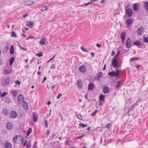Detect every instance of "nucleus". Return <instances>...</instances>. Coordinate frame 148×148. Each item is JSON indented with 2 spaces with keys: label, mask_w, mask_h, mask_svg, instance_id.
<instances>
[{
  "label": "nucleus",
  "mask_w": 148,
  "mask_h": 148,
  "mask_svg": "<svg viewBox=\"0 0 148 148\" xmlns=\"http://www.w3.org/2000/svg\"><path fill=\"white\" fill-rule=\"evenodd\" d=\"M120 70H116V72L115 71H112L109 72V75L111 77H114L116 76L117 78L119 77V76L120 74Z\"/></svg>",
  "instance_id": "obj_1"
},
{
  "label": "nucleus",
  "mask_w": 148,
  "mask_h": 148,
  "mask_svg": "<svg viewBox=\"0 0 148 148\" xmlns=\"http://www.w3.org/2000/svg\"><path fill=\"white\" fill-rule=\"evenodd\" d=\"M125 13L127 16L129 17H131L133 14V11L132 9L128 8L125 9Z\"/></svg>",
  "instance_id": "obj_2"
},
{
  "label": "nucleus",
  "mask_w": 148,
  "mask_h": 148,
  "mask_svg": "<svg viewBox=\"0 0 148 148\" xmlns=\"http://www.w3.org/2000/svg\"><path fill=\"white\" fill-rule=\"evenodd\" d=\"M145 31V29L143 27H141L138 29L137 32L139 35L141 36L144 34Z\"/></svg>",
  "instance_id": "obj_3"
},
{
  "label": "nucleus",
  "mask_w": 148,
  "mask_h": 148,
  "mask_svg": "<svg viewBox=\"0 0 148 148\" xmlns=\"http://www.w3.org/2000/svg\"><path fill=\"white\" fill-rule=\"evenodd\" d=\"M112 64L114 68H116L118 66V61L115 58H114L112 59Z\"/></svg>",
  "instance_id": "obj_4"
},
{
  "label": "nucleus",
  "mask_w": 148,
  "mask_h": 148,
  "mask_svg": "<svg viewBox=\"0 0 148 148\" xmlns=\"http://www.w3.org/2000/svg\"><path fill=\"white\" fill-rule=\"evenodd\" d=\"M24 98L22 94H19L18 97V101L19 104H21L24 101Z\"/></svg>",
  "instance_id": "obj_5"
},
{
  "label": "nucleus",
  "mask_w": 148,
  "mask_h": 148,
  "mask_svg": "<svg viewBox=\"0 0 148 148\" xmlns=\"http://www.w3.org/2000/svg\"><path fill=\"white\" fill-rule=\"evenodd\" d=\"M138 3H136L134 4L133 9V10L135 11H138L139 9V5Z\"/></svg>",
  "instance_id": "obj_6"
},
{
  "label": "nucleus",
  "mask_w": 148,
  "mask_h": 148,
  "mask_svg": "<svg viewBox=\"0 0 148 148\" xmlns=\"http://www.w3.org/2000/svg\"><path fill=\"white\" fill-rule=\"evenodd\" d=\"M132 41L131 39L128 38L126 41V45L127 48H129L131 47Z\"/></svg>",
  "instance_id": "obj_7"
},
{
  "label": "nucleus",
  "mask_w": 148,
  "mask_h": 148,
  "mask_svg": "<svg viewBox=\"0 0 148 148\" xmlns=\"http://www.w3.org/2000/svg\"><path fill=\"white\" fill-rule=\"evenodd\" d=\"M17 115V113L15 111H12L10 113V117L13 119L16 118Z\"/></svg>",
  "instance_id": "obj_8"
},
{
  "label": "nucleus",
  "mask_w": 148,
  "mask_h": 148,
  "mask_svg": "<svg viewBox=\"0 0 148 148\" xmlns=\"http://www.w3.org/2000/svg\"><path fill=\"white\" fill-rule=\"evenodd\" d=\"M77 84L78 87L82 89L83 88V83L82 82L81 79H79L78 80Z\"/></svg>",
  "instance_id": "obj_9"
},
{
  "label": "nucleus",
  "mask_w": 148,
  "mask_h": 148,
  "mask_svg": "<svg viewBox=\"0 0 148 148\" xmlns=\"http://www.w3.org/2000/svg\"><path fill=\"white\" fill-rule=\"evenodd\" d=\"M102 73L101 72H100L98 74H97L95 77V79L97 81L99 80L102 77Z\"/></svg>",
  "instance_id": "obj_10"
},
{
  "label": "nucleus",
  "mask_w": 148,
  "mask_h": 148,
  "mask_svg": "<svg viewBox=\"0 0 148 148\" xmlns=\"http://www.w3.org/2000/svg\"><path fill=\"white\" fill-rule=\"evenodd\" d=\"M7 128L8 130H11L13 129V125L10 122L8 123L6 125Z\"/></svg>",
  "instance_id": "obj_11"
},
{
  "label": "nucleus",
  "mask_w": 148,
  "mask_h": 148,
  "mask_svg": "<svg viewBox=\"0 0 148 148\" xmlns=\"http://www.w3.org/2000/svg\"><path fill=\"white\" fill-rule=\"evenodd\" d=\"M133 23V20L131 18L128 19L126 22V24L127 26L129 27H130L131 25Z\"/></svg>",
  "instance_id": "obj_12"
},
{
  "label": "nucleus",
  "mask_w": 148,
  "mask_h": 148,
  "mask_svg": "<svg viewBox=\"0 0 148 148\" xmlns=\"http://www.w3.org/2000/svg\"><path fill=\"white\" fill-rule=\"evenodd\" d=\"M79 71L85 73L86 71V67L84 65H82L80 66L79 68Z\"/></svg>",
  "instance_id": "obj_13"
},
{
  "label": "nucleus",
  "mask_w": 148,
  "mask_h": 148,
  "mask_svg": "<svg viewBox=\"0 0 148 148\" xmlns=\"http://www.w3.org/2000/svg\"><path fill=\"white\" fill-rule=\"evenodd\" d=\"M95 87V85L93 83H90L89 84L88 86V90H92Z\"/></svg>",
  "instance_id": "obj_14"
},
{
  "label": "nucleus",
  "mask_w": 148,
  "mask_h": 148,
  "mask_svg": "<svg viewBox=\"0 0 148 148\" xmlns=\"http://www.w3.org/2000/svg\"><path fill=\"white\" fill-rule=\"evenodd\" d=\"M103 92L106 94L108 93L110 91V88L107 86H106L103 88Z\"/></svg>",
  "instance_id": "obj_15"
},
{
  "label": "nucleus",
  "mask_w": 148,
  "mask_h": 148,
  "mask_svg": "<svg viewBox=\"0 0 148 148\" xmlns=\"http://www.w3.org/2000/svg\"><path fill=\"white\" fill-rule=\"evenodd\" d=\"M26 25L30 27H32L34 26V23L32 21H29L27 22Z\"/></svg>",
  "instance_id": "obj_16"
},
{
  "label": "nucleus",
  "mask_w": 148,
  "mask_h": 148,
  "mask_svg": "<svg viewBox=\"0 0 148 148\" xmlns=\"http://www.w3.org/2000/svg\"><path fill=\"white\" fill-rule=\"evenodd\" d=\"M125 33L124 32H123L121 34V38L123 42L124 40H125Z\"/></svg>",
  "instance_id": "obj_17"
},
{
  "label": "nucleus",
  "mask_w": 148,
  "mask_h": 148,
  "mask_svg": "<svg viewBox=\"0 0 148 148\" xmlns=\"http://www.w3.org/2000/svg\"><path fill=\"white\" fill-rule=\"evenodd\" d=\"M23 106L24 108L25 109H27L28 108V103L25 101H23Z\"/></svg>",
  "instance_id": "obj_18"
},
{
  "label": "nucleus",
  "mask_w": 148,
  "mask_h": 148,
  "mask_svg": "<svg viewBox=\"0 0 148 148\" xmlns=\"http://www.w3.org/2000/svg\"><path fill=\"white\" fill-rule=\"evenodd\" d=\"M49 7L46 5H44L41 9V10L42 11H44L48 10Z\"/></svg>",
  "instance_id": "obj_19"
},
{
  "label": "nucleus",
  "mask_w": 148,
  "mask_h": 148,
  "mask_svg": "<svg viewBox=\"0 0 148 148\" xmlns=\"http://www.w3.org/2000/svg\"><path fill=\"white\" fill-rule=\"evenodd\" d=\"M133 44L137 46H140L141 45V43L140 41H137L133 42Z\"/></svg>",
  "instance_id": "obj_20"
},
{
  "label": "nucleus",
  "mask_w": 148,
  "mask_h": 148,
  "mask_svg": "<svg viewBox=\"0 0 148 148\" xmlns=\"http://www.w3.org/2000/svg\"><path fill=\"white\" fill-rule=\"evenodd\" d=\"M46 40V38H44L41 40H40V42L41 45H45L46 43L45 41Z\"/></svg>",
  "instance_id": "obj_21"
},
{
  "label": "nucleus",
  "mask_w": 148,
  "mask_h": 148,
  "mask_svg": "<svg viewBox=\"0 0 148 148\" xmlns=\"http://www.w3.org/2000/svg\"><path fill=\"white\" fill-rule=\"evenodd\" d=\"M12 146L11 144L9 142H6L5 146V148H12Z\"/></svg>",
  "instance_id": "obj_22"
},
{
  "label": "nucleus",
  "mask_w": 148,
  "mask_h": 148,
  "mask_svg": "<svg viewBox=\"0 0 148 148\" xmlns=\"http://www.w3.org/2000/svg\"><path fill=\"white\" fill-rule=\"evenodd\" d=\"M33 119L35 122H36L38 120V117L36 114H33Z\"/></svg>",
  "instance_id": "obj_23"
},
{
  "label": "nucleus",
  "mask_w": 148,
  "mask_h": 148,
  "mask_svg": "<svg viewBox=\"0 0 148 148\" xmlns=\"http://www.w3.org/2000/svg\"><path fill=\"white\" fill-rule=\"evenodd\" d=\"M15 60V58L13 57H11L10 60V65H12Z\"/></svg>",
  "instance_id": "obj_24"
},
{
  "label": "nucleus",
  "mask_w": 148,
  "mask_h": 148,
  "mask_svg": "<svg viewBox=\"0 0 148 148\" xmlns=\"http://www.w3.org/2000/svg\"><path fill=\"white\" fill-rule=\"evenodd\" d=\"M3 113L4 114L6 115L9 114V112L8 110L5 108H4L3 109Z\"/></svg>",
  "instance_id": "obj_25"
},
{
  "label": "nucleus",
  "mask_w": 148,
  "mask_h": 148,
  "mask_svg": "<svg viewBox=\"0 0 148 148\" xmlns=\"http://www.w3.org/2000/svg\"><path fill=\"white\" fill-rule=\"evenodd\" d=\"M14 47L13 45H12L10 49V53L11 54H12L14 53Z\"/></svg>",
  "instance_id": "obj_26"
},
{
  "label": "nucleus",
  "mask_w": 148,
  "mask_h": 148,
  "mask_svg": "<svg viewBox=\"0 0 148 148\" xmlns=\"http://www.w3.org/2000/svg\"><path fill=\"white\" fill-rule=\"evenodd\" d=\"M5 101L7 103H9L11 101L10 99L8 97H6L5 98Z\"/></svg>",
  "instance_id": "obj_27"
},
{
  "label": "nucleus",
  "mask_w": 148,
  "mask_h": 148,
  "mask_svg": "<svg viewBox=\"0 0 148 148\" xmlns=\"http://www.w3.org/2000/svg\"><path fill=\"white\" fill-rule=\"evenodd\" d=\"M144 6L145 10L148 11V2H145L144 3Z\"/></svg>",
  "instance_id": "obj_28"
},
{
  "label": "nucleus",
  "mask_w": 148,
  "mask_h": 148,
  "mask_svg": "<svg viewBox=\"0 0 148 148\" xmlns=\"http://www.w3.org/2000/svg\"><path fill=\"white\" fill-rule=\"evenodd\" d=\"M121 82L120 81H118L116 82L115 87L118 88L121 86Z\"/></svg>",
  "instance_id": "obj_29"
},
{
  "label": "nucleus",
  "mask_w": 148,
  "mask_h": 148,
  "mask_svg": "<svg viewBox=\"0 0 148 148\" xmlns=\"http://www.w3.org/2000/svg\"><path fill=\"white\" fill-rule=\"evenodd\" d=\"M10 78L9 77H7L5 79V85H8V84L9 83H10Z\"/></svg>",
  "instance_id": "obj_30"
},
{
  "label": "nucleus",
  "mask_w": 148,
  "mask_h": 148,
  "mask_svg": "<svg viewBox=\"0 0 148 148\" xmlns=\"http://www.w3.org/2000/svg\"><path fill=\"white\" fill-rule=\"evenodd\" d=\"M10 73V70L5 69L4 70L3 72V73L5 75H7L9 74Z\"/></svg>",
  "instance_id": "obj_31"
},
{
  "label": "nucleus",
  "mask_w": 148,
  "mask_h": 148,
  "mask_svg": "<svg viewBox=\"0 0 148 148\" xmlns=\"http://www.w3.org/2000/svg\"><path fill=\"white\" fill-rule=\"evenodd\" d=\"M105 97L104 95H101L99 96V99L102 101H103L104 100Z\"/></svg>",
  "instance_id": "obj_32"
},
{
  "label": "nucleus",
  "mask_w": 148,
  "mask_h": 148,
  "mask_svg": "<svg viewBox=\"0 0 148 148\" xmlns=\"http://www.w3.org/2000/svg\"><path fill=\"white\" fill-rule=\"evenodd\" d=\"M18 138V136H15L14 137H13V141L15 143H17V139Z\"/></svg>",
  "instance_id": "obj_33"
},
{
  "label": "nucleus",
  "mask_w": 148,
  "mask_h": 148,
  "mask_svg": "<svg viewBox=\"0 0 148 148\" xmlns=\"http://www.w3.org/2000/svg\"><path fill=\"white\" fill-rule=\"evenodd\" d=\"M11 33H12L11 36L12 37H14L15 38H17V35L14 32L12 31V32Z\"/></svg>",
  "instance_id": "obj_34"
},
{
  "label": "nucleus",
  "mask_w": 148,
  "mask_h": 148,
  "mask_svg": "<svg viewBox=\"0 0 148 148\" xmlns=\"http://www.w3.org/2000/svg\"><path fill=\"white\" fill-rule=\"evenodd\" d=\"M32 132V129L31 128H29L27 131V136H29L31 133Z\"/></svg>",
  "instance_id": "obj_35"
},
{
  "label": "nucleus",
  "mask_w": 148,
  "mask_h": 148,
  "mask_svg": "<svg viewBox=\"0 0 148 148\" xmlns=\"http://www.w3.org/2000/svg\"><path fill=\"white\" fill-rule=\"evenodd\" d=\"M27 5H31L33 4L34 3V2H33L31 1H28L27 2Z\"/></svg>",
  "instance_id": "obj_36"
},
{
  "label": "nucleus",
  "mask_w": 148,
  "mask_h": 148,
  "mask_svg": "<svg viewBox=\"0 0 148 148\" xmlns=\"http://www.w3.org/2000/svg\"><path fill=\"white\" fill-rule=\"evenodd\" d=\"M102 104V103L101 102L99 101L97 103L96 105L97 108H99V106L101 105Z\"/></svg>",
  "instance_id": "obj_37"
},
{
  "label": "nucleus",
  "mask_w": 148,
  "mask_h": 148,
  "mask_svg": "<svg viewBox=\"0 0 148 148\" xmlns=\"http://www.w3.org/2000/svg\"><path fill=\"white\" fill-rule=\"evenodd\" d=\"M10 47V45L9 44H7L5 47V49H6V50H7V51H8L9 50Z\"/></svg>",
  "instance_id": "obj_38"
},
{
  "label": "nucleus",
  "mask_w": 148,
  "mask_h": 148,
  "mask_svg": "<svg viewBox=\"0 0 148 148\" xmlns=\"http://www.w3.org/2000/svg\"><path fill=\"white\" fill-rule=\"evenodd\" d=\"M79 125L82 127H84L87 126V125L84 124L82 123H80L79 124Z\"/></svg>",
  "instance_id": "obj_39"
},
{
  "label": "nucleus",
  "mask_w": 148,
  "mask_h": 148,
  "mask_svg": "<svg viewBox=\"0 0 148 148\" xmlns=\"http://www.w3.org/2000/svg\"><path fill=\"white\" fill-rule=\"evenodd\" d=\"M138 58L136 57H134L131 58L130 59V61L131 62L134 61L138 60Z\"/></svg>",
  "instance_id": "obj_40"
},
{
  "label": "nucleus",
  "mask_w": 148,
  "mask_h": 148,
  "mask_svg": "<svg viewBox=\"0 0 148 148\" xmlns=\"http://www.w3.org/2000/svg\"><path fill=\"white\" fill-rule=\"evenodd\" d=\"M77 118L79 119L80 120H82V115L80 114H77Z\"/></svg>",
  "instance_id": "obj_41"
},
{
  "label": "nucleus",
  "mask_w": 148,
  "mask_h": 148,
  "mask_svg": "<svg viewBox=\"0 0 148 148\" xmlns=\"http://www.w3.org/2000/svg\"><path fill=\"white\" fill-rule=\"evenodd\" d=\"M36 37H33V36H29L28 38H27V39H26V40H28V39H36Z\"/></svg>",
  "instance_id": "obj_42"
},
{
  "label": "nucleus",
  "mask_w": 148,
  "mask_h": 148,
  "mask_svg": "<svg viewBox=\"0 0 148 148\" xmlns=\"http://www.w3.org/2000/svg\"><path fill=\"white\" fill-rule=\"evenodd\" d=\"M8 94V93L5 92H4L1 95V97H4L5 96V95Z\"/></svg>",
  "instance_id": "obj_43"
},
{
  "label": "nucleus",
  "mask_w": 148,
  "mask_h": 148,
  "mask_svg": "<svg viewBox=\"0 0 148 148\" xmlns=\"http://www.w3.org/2000/svg\"><path fill=\"white\" fill-rule=\"evenodd\" d=\"M56 66L55 64H53L51 65V66L50 67V68L51 69H55Z\"/></svg>",
  "instance_id": "obj_44"
},
{
  "label": "nucleus",
  "mask_w": 148,
  "mask_h": 148,
  "mask_svg": "<svg viewBox=\"0 0 148 148\" xmlns=\"http://www.w3.org/2000/svg\"><path fill=\"white\" fill-rule=\"evenodd\" d=\"M120 51H118L117 52V53L115 55V56L114 57V58H116L118 57L119 55V54H120Z\"/></svg>",
  "instance_id": "obj_45"
},
{
  "label": "nucleus",
  "mask_w": 148,
  "mask_h": 148,
  "mask_svg": "<svg viewBox=\"0 0 148 148\" xmlns=\"http://www.w3.org/2000/svg\"><path fill=\"white\" fill-rule=\"evenodd\" d=\"M143 41L145 42H148V37L144 38H143Z\"/></svg>",
  "instance_id": "obj_46"
},
{
  "label": "nucleus",
  "mask_w": 148,
  "mask_h": 148,
  "mask_svg": "<svg viewBox=\"0 0 148 148\" xmlns=\"http://www.w3.org/2000/svg\"><path fill=\"white\" fill-rule=\"evenodd\" d=\"M12 94L14 96H16L17 95V92L16 91H13L12 92Z\"/></svg>",
  "instance_id": "obj_47"
},
{
  "label": "nucleus",
  "mask_w": 148,
  "mask_h": 148,
  "mask_svg": "<svg viewBox=\"0 0 148 148\" xmlns=\"http://www.w3.org/2000/svg\"><path fill=\"white\" fill-rule=\"evenodd\" d=\"M81 48L82 50V51H85V52H88L87 51V50L86 49H85V48H84L82 46L81 47Z\"/></svg>",
  "instance_id": "obj_48"
},
{
  "label": "nucleus",
  "mask_w": 148,
  "mask_h": 148,
  "mask_svg": "<svg viewBox=\"0 0 148 148\" xmlns=\"http://www.w3.org/2000/svg\"><path fill=\"white\" fill-rule=\"evenodd\" d=\"M31 143L29 142L27 145L26 147L27 148H29L31 146Z\"/></svg>",
  "instance_id": "obj_49"
},
{
  "label": "nucleus",
  "mask_w": 148,
  "mask_h": 148,
  "mask_svg": "<svg viewBox=\"0 0 148 148\" xmlns=\"http://www.w3.org/2000/svg\"><path fill=\"white\" fill-rule=\"evenodd\" d=\"M37 56H38L39 57L42 56V53H40L36 54Z\"/></svg>",
  "instance_id": "obj_50"
},
{
  "label": "nucleus",
  "mask_w": 148,
  "mask_h": 148,
  "mask_svg": "<svg viewBox=\"0 0 148 148\" xmlns=\"http://www.w3.org/2000/svg\"><path fill=\"white\" fill-rule=\"evenodd\" d=\"M111 125L110 123H108L107 124L106 126V127L108 129H109L110 127V126Z\"/></svg>",
  "instance_id": "obj_51"
},
{
  "label": "nucleus",
  "mask_w": 148,
  "mask_h": 148,
  "mask_svg": "<svg viewBox=\"0 0 148 148\" xmlns=\"http://www.w3.org/2000/svg\"><path fill=\"white\" fill-rule=\"evenodd\" d=\"M84 135H82L81 136H79L77 137V138H76V139H79V138H83V137H84Z\"/></svg>",
  "instance_id": "obj_52"
},
{
  "label": "nucleus",
  "mask_w": 148,
  "mask_h": 148,
  "mask_svg": "<svg viewBox=\"0 0 148 148\" xmlns=\"http://www.w3.org/2000/svg\"><path fill=\"white\" fill-rule=\"evenodd\" d=\"M61 95H62L61 93H60L59 94L57 97V99H60V97H61Z\"/></svg>",
  "instance_id": "obj_53"
},
{
  "label": "nucleus",
  "mask_w": 148,
  "mask_h": 148,
  "mask_svg": "<svg viewBox=\"0 0 148 148\" xmlns=\"http://www.w3.org/2000/svg\"><path fill=\"white\" fill-rule=\"evenodd\" d=\"M91 3H91V2H90V3H86L84 5H82V6H87V5H89V4H90Z\"/></svg>",
  "instance_id": "obj_54"
},
{
  "label": "nucleus",
  "mask_w": 148,
  "mask_h": 148,
  "mask_svg": "<svg viewBox=\"0 0 148 148\" xmlns=\"http://www.w3.org/2000/svg\"><path fill=\"white\" fill-rule=\"evenodd\" d=\"M19 46L20 47H21V49H23L24 50H25V51H27V49L26 48H24V47H21V46L20 45H19Z\"/></svg>",
  "instance_id": "obj_55"
},
{
  "label": "nucleus",
  "mask_w": 148,
  "mask_h": 148,
  "mask_svg": "<svg viewBox=\"0 0 148 148\" xmlns=\"http://www.w3.org/2000/svg\"><path fill=\"white\" fill-rule=\"evenodd\" d=\"M97 112V110H95V112H94L92 114V116H94L95 115V114Z\"/></svg>",
  "instance_id": "obj_56"
},
{
  "label": "nucleus",
  "mask_w": 148,
  "mask_h": 148,
  "mask_svg": "<svg viewBox=\"0 0 148 148\" xmlns=\"http://www.w3.org/2000/svg\"><path fill=\"white\" fill-rule=\"evenodd\" d=\"M134 109V108H133V107H132H132H130L128 110V111L129 112L130 110H133Z\"/></svg>",
  "instance_id": "obj_57"
},
{
  "label": "nucleus",
  "mask_w": 148,
  "mask_h": 148,
  "mask_svg": "<svg viewBox=\"0 0 148 148\" xmlns=\"http://www.w3.org/2000/svg\"><path fill=\"white\" fill-rule=\"evenodd\" d=\"M99 48H100L101 47V45L99 43H97L96 45Z\"/></svg>",
  "instance_id": "obj_58"
},
{
  "label": "nucleus",
  "mask_w": 148,
  "mask_h": 148,
  "mask_svg": "<svg viewBox=\"0 0 148 148\" xmlns=\"http://www.w3.org/2000/svg\"><path fill=\"white\" fill-rule=\"evenodd\" d=\"M50 132V131L49 130H47V132H46V135H48L49 134V133Z\"/></svg>",
  "instance_id": "obj_59"
},
{
  "label": "nucleus",
  "mask_w": 148,
  "mask_h": 148,
  "mask_svg": "<svg viewBox=\"0 0 148 148\" xmlns=\"http://www.w3.org/2000/svg\"><path fill=\"white\" fill-rule=\"evenodd\" d=\"M115 53V52L114 51H112V53H111V55L112 56H113L114 55Z\"/></svg>",
  "instance_id": "obj_60"
},
{
  "label": "nucleus",
  "mask_w": 148,
  "mask_h": 148,
  "mask_svg": "<svg viewBox=\"0 0 148 148\" xmlns=\"http://www.w3.org/2000/svg\"><path fill=\"white\" fill-rule=\"evenodd\" d=\"M29 15V14H24L23 15V17H25Z\"/></svg>",
  "instance_id": "obj_61"
},
{
  "label": "nucleus",
  "mask_w": 148,
  "mask_h": 148,
  "mask_svg": "<svg viewBox=\"0 0 148 148\" xmlns=\"http://www.w3.org/2000/svg\"><path fill=\"white\" fill-rule=\"evenodd\" d=\"M16 84H18V85H20V84H21L20 82L19 81H17L16 82Z\"/></svg>",
  "instance_id": "obj_62"
},
{
  "label": "nucleus",
  "mask_w": 148,
  "mask_h": 148,
  "mask_svg": "<svg viewBox=\"0 0 148 148\" xmlns=\"http://www.w3.org/2000/svg\"><path fill=\"white\" fill-rule=\"evenodd\" d=\"M69 140H67L65 144L66 145H69Z\"/></svg>",
  "instance_id": "obj_63"
},
{
  "label": "nucleus",
  "mask_w": 148,
  "mask_h": 148,
  "mask_svg": "<svg viewBox=\"0 0 148 148\" xmlns=\"http://www.w3.org/2000/svg\"><path fill=\"white\" fill-rule=\"evenodd\" d=\"M91 55L93 57H94V53L93 52H92L91 53Z\"/></svg>",
  "instance_id": "obj_64"
}]
</instances>
